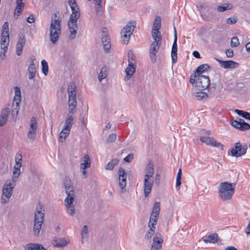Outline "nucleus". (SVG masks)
<instances>
[{"instance_id":"f257e3e1","label":"nucleus","mask_w":250,"mask_h":250,"mask_svg":"<svg viewBox=\"0 0 250 250\" xmlns=\"http://www.w3.org/2000/svg\"><path fill=\"white\" fill-rule=\"evenodd\" d=\"M59 12L54 13L51 17L50 26L49 28V36L50 42L55 44L59 40L61 33L62 18L59 15Z\"/></svg>"},{"instance_id":"f03ea898","label":"nucleus","mask_w":250,"mask_h":250,"mask_svg":"<svg viewBox=\"0 0 250 250\" xmlns=\"http://www.w3.org/2000/svg\"><path fill=\"white\" fill-rule=\"evenodd\" d=\"M236 183L221 182L218 188L219 196L223 201L230 200L234 193Z\"/></svg>"},{"instance_id":"7ed1b4c3","label":"nucleus","mask_w":250,"mask_h":250,"mask_svg":"<svg viewBox=\"0 0 250 250\" xmlns=\"http://www.w3.org/2000/svg\"><path fill=\"white\" fill-rule=\"evenodd\" d=\"M72 14L70 15L68 26L71 34L69 36L70 39H74L76 37L77 29L78 26L77 24V21L80 17V9L78 5L71 6Z\"/></svg>"},{"instance_id":"20e7f679","label":"nucleus","mask_w":250,"mask_h":250,"mask_svg":"<svg viewBox=\"0 0 250 250\" xmlns=\"http://www.w3.org/2000/svg\"><path fill=\"white\" fill-rule=\"evenodd\" d=\"M14 185L10 181H6L2 188V195L1 197V203L5 204L8 203L12 195Z\"/></svg>"},{"instance_id":"39448f33","label":"nucleus","mask_w":250,"mask_h":250,"mask_svg":"<svg viewBox=\"0 0 250 250\" xmlns=\"http://www.w3.org/2000/svg\"><path fill=\"white\" fill-rule=\"evenodd\" d=\"M248 149V146L246 144L242 145L240 142L235 144L234 147L231 149V155L236 158L244 155Z\"/></svg>"},{"instance_id":"423d86ee","label":"nucleus","mask_w":250,"mask_h":250,"mask_svg":"<svg viewBox=\"0 0 250 250\" xmlns=\"http://www.w3.org/2000/svg\"><path fill=\"white\" fill-rule=\"evenodd\" d=\"M210 84V80L208 76L198 75L196 79L195 86L197 90L203 91L208 87Z\"/></svg>"},{"instance_id":"0eeeda50","label":"nucleus","mask_w":250,"mask_h":250,"mask_svg":"<svg viewBox=\"0 0 250 250\" xmlns=\"http://www.w3.org/2000/svg\"><path fill=\"white\" fill-rule=\"evenodd\" d=\"M37 122L36 118L32 117L30 120V127L27 133V137L29 139L34 141L37 135Z\"/></svg>"},{"instance_id":"6e6552de","label":"nucleus","mask_w":250,"mask_h":250,"mask_svg":"<svg viewBox=\"0 0 250 250\" xmlns=\"http://www.w3.org/2000/svg\"><path fill=\"white\" fill-rule=\"evenodd\" d=\"M161 42L162 41H159V42L154 41L151 44L149 49V56L151 61L153 62H155L156 61L157 56L156 54L158 52L161 45Z\"/></svg>"},{"instance_id":"1a4fd4ad","label":"nucleus","mask_w":250,"mask_h":250,"mask_svg":"<svg viewBox=\"0 0 250 250\" xmlns=\"http://www.w3.org/2000/svg\"><path fill=\"white\" fill-rule=\"evenodd\" d=\"M119 173V186L121 188L122 192L125 191V186L126 185V173L125 169L121 167L118 170Z\"/></svg>"},{"instance_id":"9d476101","label":"nucleus","mask_w":250,"mask_h":250,"mask_svg":"<svg viewBox=\"0 0 250 250\" xmlns=\"http://www.w3.org/2000/svg\"><path fill=\"white\" fill-rule=\"evenodd\" d=\"M163 239L159 233H156L153 240L150 250H160L162 247Z\"/></svg>"},{"instance_id":"9b49d317","label":"nucleus","mask_w":250,"mask_h":250,"mask_svg":"<svg viewBox=\"0 0 250 250\" xmlns=\"http://www.w3.org/2000/svg\"><path fill=\"white\" fill-rule=\"evenodd\" d=\"M215 60L219 63L220 66L224 69L235 68L239 65L238 62L231 60L222 61L216 58Z\"/></svg>"},{"instance_id":"f8f14e48","label":"nucleus","mask_w":250,"mask_h":250,"mask_svg":"<svg viewBox=\"0 0 250 250\" xmlns=\"http://www.w3.org/2000/svg\"><path fill=\"white\" fill-rule=\"evenodd\" d=\"M200 140L207 145H211L213 146L221 148V150H223L224 146L222 144L217 142L212 137L202 136L200 138Z\"/></svg>"},{"instance_id":"ddd939ff","label":"nucleus","mask_w":250,"mask_h":250,"mask_svg":"<svg viewBox=\"0 0 250 250\" xmlns=\"http://www.w3.org/2000/svg\"><path fill=\"white\" fill-rule=\"evenodd\" d=\"M74 201V199L72 198H65L64 200L66 212L71 216H73L75 213V208L73 204Z\"/></svg>"},{"instance_id":"4468645a","label":"nucleus","mask_w":250,"mask_h":250,"mask_svg":"<svg viewBox=\"0 0 250 250\" xmlns=\"http://www.w3.org/2000/svg\"><path fill=\"white\" fill-rule=\"evenodd\" d=\"M68 111L69 114H73L76 111L77 105L76 95H70L68 96Z\"/></svg>"},{"instance_id":"2eb2a0df","label":"nucleus","mask_w":250,"mask_h":250,"mask_svg":"<svg viewBox=\"0 0 250 250\" xmlns=\"http://www.w3.org/2000/svg\"><path fill=\"white\" fill-rule=\"evenodd\" d=\"M69 239L55 237L53 239L52 244L57 248H63L69 244Z\"/></svg>"},{"instance_id":"dca6fc26","label":"nucleus","mask_w":250,"mask_h":250,"mask_svg":"<svg viewBox=\"0 0 250 250\" xmlns=\"http://www.w3.org/2000/svg\"><path fill=\"white\" fill-rule=\"evenodd\" d=\"M153 180L151 178L145 177L144 179V194L146 197L150 193L153 186Z\"/></svg>"},{"instance_id":"f3484780","label":"nucleus","mask_w":250,"mask_h":250,"mask_svg":"<svg viewBox=\"0 0 250 250\" xmlns=\"http://www.w3.org/2000/svg\"><path fill=\"white\" fill-rule=\"evenodd\" d=\"M10 112V109L8 107L4 108L1 110L0 116V126H3L7 121Z\"/></svg>"},{"instance_id":"a211bd4d","label":"nucleus","mask_w":250,"mask_h":250,"mask_svg":"<svg viewBox=\"0 0 250 250\" xmlns=\"http://www.w3.org/2000/svg\"><path fill=\"white\" fill-rule=\"evenodd\" d=\"M135 26L136 22L135 21H133V22H128L122 29L121 34L122 35L123 33H128L129 34V35H131Z\"/></svg>"},{"instance_id":"6ab92c4d","label":"nucleus","mask_w":250,"mask_h":250,"mask_svg":"<svg viewBox=\"0 0 250 250\" xmlns=\"http://www.w3.org/2000/svg\"><path fill=\"white\" fill-rule=\"evenodd\" d=\"M2 38L1 40V49L4 51H6L7 49V45L9 42V34H7L6 33H2Z\"/></svg>"},{"instance_id":"aec40b11","label":"nucleus","mask_w":250,"mask_h":250,"mask_svg":"<svg viewBox=\"0 0 250 250\" xmlns=\"http://www.w3.org/2000/svg\"><path fill=\"white\" fill-rule=\"evenodd\" d=\"M25 250H47L41 244L29 243L24 246Z\"/></svg>"},{"instance_id":"412c9836","label":"nucleus","mask_w":250,"mask_h":250,"mask_svg":"<svg viewBox=\"0 0 250 250\" xmlns=\"http://www.w3.org/2000/svg\"><path fill=\"white\" fill-rule=\"evenodd\" d=\"M135 64H133L132 63H128V66L125 69L126 77L125 79L126 80H129L134 73L135 71Z\"/></svg>"},{"instance_id":"4be33fe9","label":"nucleus","mask_w":250,"mask_h":250,"mask_svg":"<svg viewBox=\"0 0 250 250\" xmlns=\"http://www.w3.org/2000/svg\"><path fill=\"white\" fill-rule=\"evenodd\" d=\"M73 114H68V117L66 118L65 121V124L64 126V129L67 130H70L72 126V125L73 123V117L72 116Z\"/></svg>"},{"instance_id":"5701e85b","label":"nucleus","mask_w":250,"mask_h":250,"mask_svg":"<svg viewBox=\"0 0 250 250\" xmlns=\"http://www.w3.org/2000/svg\"><path fill=\"white\" fill-rule=\"evenodd\" d=\"M102 41L104 50L106 53L109 52L111 47L110 39L109 36L102 38Z\"/></svg>"},{"instance_id":"b1692460","label":"nucleus","mask_w":250,"mask_h":250,"mask_svg":"<svg viewBox=\"0 0 250 250\" xmlns=\"http://www.w3.org/2000/svg\"><path fill=\"white\" fill-rule=\"evenodd\" d=\"M22 160L21 153H17L15 156L16 164L14 166V169L20 170L22 165Z\"/></svg>"},{"instance_id":"393cba45","label":"nucleus","mask_w":250,"mask_h":250,"mask_svg":"<svg viewBox=\"0 0 250 250\" xmlns=\"http://www.w3.org/2000/svg\"><path fill=\"white\" fill-rule=\"evenodd\" d=\"M154 174V167L153 163L149 161L146 168V173L145 177L147 178H151Z\"/></svg>"},{"instance_id":"a878e982","label":"nucleus","mask_w":250,"mask_h":250,"mask_svg":"<svg viewBox=\"0 0 250 250\" xmlns=\"http://www.w3.org/2000/svg\"><path fill=\"white\" fill-rule=\"evenodd\" d=\"M44 213L42 212L41 210H36L35 212L34 222L43 223L44 221Z\"/></svg>"},{"instance_id":"bb28decb","label":"nucleus","mask_w":250,"mask_h":250,"mask_svg":"<svg viewBox=\"0 0 250 250\" xmlns=\"http://www.w3.org/2000/svg\"><path fill=\"white\" fill-rule=\"evenodd\" d=\"M159 215L153 213H150L148 226H152L155 229V226L156 225Z\"/></svg>"},{"instance_id":"cd10ccee","label":"nucleus","mask_w":250,"mask_h":250,"mask_svg":"<svg viewBox=\"0 0 250 250\" xmlns=\"http://www.w3.org/2000/svg\"><path fill=\"white\" fill-rule=\"evenodd\" d=\"M204 242L207 243H215L218 241V235L216 233H214L208 235L206 238L204 239Z\"/></svg>"},{"instance_id":"c85d7f7f","label":"nucleus","mask_w":250,"mask_h":250,"mask_svg":"<svg viewBox=\"0 0 250 250\" xmlns=\"http://www.w3.org/2000/svg\"><path fill=\"white\" fill-rule=\"evenodd\" d=\"M119 162V160L118 159H113L105 165V168L106 170H113L114 167L117 165Z\"/></svg>"},{"instance_id":"c756f323","label":"nucleus","mask_w":250,"mask_h":250,"mask_svg":"<svg viewBox=\"0 0 250 250\" xmlns=\"http://www.w3.org/2000/svg\"><path fill=\"white\" fill-rule=\"evenodd\" d=\"M210 68V66H209L207 64H204L200 65L196 70L195 74L198 75H202L201 73L204 72L206 71H207Z\"/></svg>"},{"instance_id":"7c9ffc66","label":"nucleus","mask_w":250,"mask_h":250,"mask_svg":"<svg viewBox=\"0 0 250 250\" xmlns=\"http://www.w3.org/2000/svg\"><path fill=\"white\" fill-rule=\"evenodd\" d=\"M151 34L154 41H156L157 42H159V41H162L161 32L159 30H157V29H152Z\"/></svg>"},{"instance_id":"2f4dec72","label":"nucleus","mask_w":250,"mask_h":250,"mask_svg":"<svg viewBox=\"0 0 250 250\" xmlns=\"http://www.w3.org/2000/svg\"><path fill=\"white\" fill-rule=\"evenodd\" d=\"M83 163L81 164V168L82 169H85L90 167V160L89 156L86 154L83 158Z\"/></svg>"},{"instance_id":"473e14b6","label":"nucleus","mask_w":250,"mask_h":250,"mask_svg":"<svg viewBox=\"0 0 250 250\" xmlns=\"http://www.w3.org/2000/svg\"><path fill=\"white\" fill-rule=\"evenodd\" d=\"M15 104H16V107H14V106H13V108L12 109V112H11L12 117L15 122L17 120V118L18 115L19 111L20 109L19 102L16 101Z\"/></svg>"},{"instance_id":"72a5a7b5","label":"nucleus","mask_w":250,"mask_h":250,"mask_svg":"<svg viewBox=\"0 0 250 250\" xmlns=\"http://www.w3.org/2000/svg\"><path fill=\"white\" fill-rule=\"evenodd\" d=\"M108 75L107 73V67L106 66H104L98 75V79L99 81L101 82L103 79L105 78Z\"/></svg>"},{"instance_id":"f704fd0d","label":"nucleus","mask_w":250,"mask_h":250,"mask_svg":"<svg viewBox=\"0 0 250 250\" xmlns=\"http://www.w3.org/2000/svg\"><path fill=\"white\" fill-rule=\"evenodd\" d=\"M15 96L14 97V101L13 103V106H15L14 104L16 103V102L17 101L19 102V104L21 101V90L19 87L16 86L15 87Z\"/></svg>"},{"instance_id":"c9c22d12","label":"nucleus","mask_w":250,"mask_h":250,"mask_svg":"<svg viewBox=\"0 0 250 250\" xmlns=\"http://www.w3.org/2000/svg\"><path fill=\"white\" fill-rule=\"evenodd\" d=\"M66 194L67 195L66 198H75V193L74 191V188L72 186H70L69 187H67V188H65Z\"/></svg>"},{"instance_id":"e433bc0d","label":"nucleus","mask_w":250,"mask_h":250,"mask_svg":"<svg viewBox=\"0 0 250 250\" xmlns=\"http://www.w3.org/2000/svg\"><path fill=\"white\" fill-rule=\"evenodd\" d=\"M234 112L236 113L238 115L241 116L243 118L250 121V113L237 109H235Z\"/></svg>"},{"instance_id":"4c0bfd02","label":"nucleus","mask_w":250,"mask_h":250,"mask_svg":"<svg viewBox=\"0 0 250 250\" xmlns=\"http://www.w3.org/2000/svg\"><path fill=\"white\" fill-rule=\"evenodd\" d=\"M42 224L43 223L34 222L33 232L34 235H38L39 234Z\"/></svg>"},{"instance_id":"58836bf2","label":"nucleus","mask_w":250,"mask_h":250,"mask_svg":"<svg viewBox=\"0 0 250 250\" xmlns=\"http://www.w3.org/2000/svg\"><path fill=\"white\" fill-rule=\"evenodd\" d=\"M67 91L68 93V96L70 95L72 96L76 95V86L73 83H70L68 86Z\"/></svg>"},{"instance_id":"ea45409f","label":"nucleus","mask_w":250,"mask_h":250,"mask_svg":"<svg viewBox=\"0 0 250 250\" xmlns=\"http://www.w3.org/2000/svg\"><path fill=\"white\" fill-rule=\"evenodd\" d=\"M193 95L197 97V99L201 100L208 98V94L204 92H197L193 93Z\"/></svg>"},{"instance_id":"a19ab883","label":"nucleus","mask_w":250,"mask_h":250,"mask_svg":"<svg viewBox=\"0 0 250 250\" xmlns=\"http://www.w3.org/2000/svg\"><path fill=\"white\" fill-rule=\"evenodd\" d=\"M242 119L240 118H237L235 120H233L230 122V124L231 125H232L234 127L239 129V126L241 125V124L242 122Z\"/></svg>"},{"instance_id":"79ce46f5","label":"nucleus","mask_w":250,"mask_h":250,"mask_svg":"<svg viewBox=\"0 0 250 250\" xmlns=\"http://www.w3.org/2000/svg\"><path fill=\"white\" fill-rule=\"evenodd\" d=\"M161 27V18L160 16H156L154 23L153 25L152 29H157L159 30Z\"/></svg>"},{"instance_id":"37998d69","label":"nucleus","mask_w":250,"mask_h":250,"mask_svg":"<svg viewBox=\"0 0 250 250\" xmlns=\"http://www.w3.org/2000/svg\"><path fill=\"white\" fill-rule=\"evenodd\" d=\"M70 130H65L63 128L59 135V141L63 142L62 139L64 140L69 134Z\"/></svg>"},{"instance_id":"c03bdc74","label":"nucleus","mask_w":250,"mask_h":250,"mask_svg":"<svg viewBox=\"0 0 250 250\" xmlns=\"http://www.w3.org/2000/svg\"><path fill=\"white\" fill-rule=\"evenodd\" d=\"M160 211V203L159 202H155L152 208V210L151 213H153L155 214L159 215Z\"/></svg>"},{"instance_id":"a18cd8bd","label":"nucleus","mask_w":250,"mask_h":250,"mask_svg":"<svg viewBox=\"0 0 250 250\" xmlns=\"http://www.w3.org/2000/svg\"><path fill=\"white\" fill-rule=\"evenodd\" d=\"M135 55L134 54L133 51L131 50H129L128 52V63H130L131 62L133 63V64H136V61L135 60Z\"/></svg>"},{"instance_id":"49530a36","label":"nucleus","mask_w":250,"mask_h":250,"mask_svg":"<svg viewBox=\"0 0 250 250\" xmlns=\"http://www.w3.org/2000/svg\"><path fill=\"white\" fill-rule=\"evenodd\" d=\"M36 67L35 66H29L28 67V78L29 79H32L35 76Z\"/></svg>"},{"instance_id":"de8ad7c7","label":"nucleus","mask_w":250,"mask_h":250,"mask_svg":"<svg viewBox=\"0 0 250 250\" xmlns=\"http://www.w3.org/2000/svg\"><path fill=\"white\" fill-rule=\"evenodd\" d=\"M177 47H172L171 49V58L172 63H176L177 60Z\"/></svg>"},{"instance_id":"09e8293b","label":"nucleus","mask_w":250,"mask_h":250,"mask_svg":"<svg viewBox=\"0 0 250 250\" xmlns=\"http://www.w3.org/2000/svg\"><path fill=\"white\" fill-rule=\"evenodd\" d=\"M41 63L42 66V72L44 74V75L46 76L48 72L47 62L45 60H42L41 62Z\"/></svg>"},{"instance_id":"8fccbe9b","label":"nucleus","mask_w":250,"mask_h":250,"mask_svg":"<svg viewBox=\"0 0 250 250\" xmlns=\"http://www.w3.org/2000/svg\"><path fill=\"white\" fill-rule=\"evenodd\" d=\"M239 130L241 131H245L250 129V125L245 122L243 119L241 125L239 126Z\"/></svg>"},{"instance_id":"3c124183","label":"nucleus","mask_w":250,"mask_h":250,"mask_svg":"<svg viewBox=\"0 0 250 250\" xmlns=\"http://www.w3.org/2000/svg\"><path fill=\"white\" fill-rule=\"evenodd\" d=\"M149 227V229L148 231L146 232V235H145V239H149L151 238L152 236L154 233V230L155 229H154L153 227L152 226H148Z\"/></svg>"},{"instance_id":"603ef678","label":"nucleus","mask_w":250,"mask_h":250,"mask_svg":"<svg viewBox=\"0 0 250 250\" xmlns=\"http://www.w3.org/2000/svg\"><path fill=\"white\" fill-rule=\"evenodd\" d=\"M231 6H230L229 4H225L222 6H219L217 7V10L219 12H224L228 9H230Z\"/></svg>"},{"instance_id":"864d4df0","label":"nucleus","mask_w":250,"mask_h":250,"mask_svg":"<svg viewBox=\"0 0 250 250\" xmlns=\"http://www.w3.org/2000/svg\"><path fill=\"white\" fill-rule=\"evenodd\" d=\"M88 228H87V226H84L82 230L81 236H82L83 239H84V236H85V237L86 238L88 237Z\"/></svg>"},{"instance_id":"5fc2aeb1","label":"nucleus","mask_w":250,"mask_h":250,"mask_svg":"<svg viewBox=\"0 0 250 250\" xmlns=\"http://www.w3.org/2000/svg\"><path fill=\"white\" fill-rule=\"evenodd\" d=\"M239 44L238 38L236 36L233 37L231 40L230 45L231 47H237Z\"/></svg>"},{"instance_id":"6e6d98bb","label":"nucleus","mask_w":250,"mask_h":250,"mask_svg":"<svg viewBox=\"0 0 250 250\" xmlns=\"http://www.w3.org/2000/svg\"><path fill=\"white\" fill-rule=\"evenodd\" d=\"M26 40L25 39L24 35L23 34H21L18 38L17 43L24 46Z\"/></svg>"},{"instance_id":"4d7b16f0","label":"nucleus","mask_w":250,"mask_h":250,"mask_svg":"<svg viewBox=\"0 0 250 250\" xmlns=\"http://www.w3.org/2000/svg\"><path fill=\"white\" fill-rule=\"evenodd\" d=\"M116 139V134L115 133H111L109 135L107 138L106 142V143H112L114 142Z\"/></svg>"},{"instance_id":"13d9d810","label":"nucleus","mask_w":250,"mask_h":250,"mask_svg":"<svg viewBox=\"0 0 250 250\" xmlns=\"http://www.w3.org/2000/svg\"><path fill=\"white\" fill-rule=\"evenodd\" d=\"M124 34L122 36V38L123 42L124 43L127 44L128 43L131 35H129V34L128 33H123Z\"/></svg>"},{"instance_id":"bf43d9fd","label":"nucleus","mask_w":250,"mask_h":250,"mask_svg":"<svg viewBox=\"0 0 250 250\" xmlns=\"http://www.w3.org/2000/svg\"><path fill=\"white\" fill-rule=\"evenodd\" d=\"M238 21V19L236 17H231L228 18L227 20V23L229 24H232L235 23Z\"/></svg>"},{"instance_id":"052dcab7","label":"nucleus","mask_w":250,"mask_h":250,"mask_svg":"<svg viewBox=\"0 0 250 250\" xmlns=\"http://www.w3.org/2000/svg\"><path fill=\"white\" fill-rule=\"evenodd\" d=\"M23 47L22 45L19 44L17 43L16 45V53L17 55L20 56L22 53V51L23 50Z\"/></svg>"},{"instance_id":"680f3d73","label":"nucleus","mask_w":250,"mask_h":250,"mask_svg":"<svg viewBox=\"0 0 250 250\" xmlns=\"http://www.w3.org/2000/svg\"><path fill=\"white\" fill-rule=\"evenodd\" d=\"M9 34V24L8 22H5L3 25L2 33Z\"/></svg>"},{"instance_id":"e2e57ef3","label":"nucleus","mask_w":250,"mask_h":250,"mask_svg":"<svg viewBox=\"0 0 250 250\" xmlns=\"http://www.w3.org/2000/svg\"><path fill=\"white\" fill-rule=\"evenodd\" d=\"M134 159V155L133 154H129L127 156H126L124 158V161L125 162L129 163L132 160Z\"/></svg>"},{"instance_id":"0e129e2a","label":"nucleus","mask_w":250,"mask_h":250,"mask_svg":"<svg viewBox=\"0 0 250 250\" xmlns=\"http://www.w3.org/2000/svg\"><path fill=\"white\" fill-rule=\"evenodd\" d=\"M198 75L194 74V75H191L190 77L189 82L191 84L195 83L196 79L198 78Z\"/></svg>"},{"instance_id":"69168bd1","label":"nucleus","mask_w":250,"mask_h":250,"mask_svg":"<svg viewBox=\"0 0 250 250\" xmlns=\"http://www.w3.org/2000/svg\"><path fill=\"white\" fill-rule=\"evenodd\" d=\"M174 42L173 43L172 47H177V32H176L175 27H174Z\"/></svg>"},{"instance_id":"338daca9","label":"nucleus","mask_w":250,"mask_h":250,"mask_svg":"<svg viewBox=\"0 0 250 250\" xmlns=\"http://www.w3.org/2000/svg\"><path fill=\"white\" fill-rule=\"evenodd\" d=\"M226 54L227 56L229 58H231L234 55L233 51L231 49H227L226 51Z\"/></svg>"},{"instance_id":"774afa93","label":"nucleus","mask_w":250,"mask_h":250,"mask_svg":"<svg viewBox=\"0 0 250 250\" xmlns=\"http://www.w3.org/2000/svg\"><path fill=\"white\" fill-rule=\"evenodd\" d=\"M35 20V16L33 15H30L27 18V21L30 23H32L34 22Z\"/></svg>"}]
</instances>
